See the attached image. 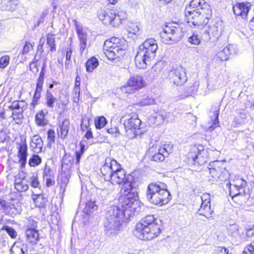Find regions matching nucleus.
<instances>
[{"mask_svg":"<svg viewBox=\"0 0 254 254\" xmlns=\"http://www.w3.org/2000/svg\"><path fill=\"white\" fill-rule=\"evenodd\" d=\"M119 201L117 206L109 207L105 213L104 232L109 237H112L118 234L121 222L128 220L131 216L134 215L138 204L136 197L133 194L123 197Z\"/></svg>","mask_w":254,"mask_h":254,"instance_id":"1","label":"nucleus"},{"mask_svg":"<svg viewBox=\"0 0 254 254\" xmlns=\"http://www.w3.org/2000/svg\"><path fill=\"white\" fill-rule=\"evenodd\" d=\"M101 172L108 183L109 189L102 190V194H109L114 190L113 184L123 185L121 192L123 193L119 199L123 197H126L130 194H133L136 197V201L138 202V197L136 193L131 192L135 183L133 182V176L130 175H126L125 170L121 167V165L115 159L110 158H106L104 165L101 168Z\"/></svg>","mask_w":254,"mask_h":254,"instance_id":"2","label":"nucleus"},{"mask_svg":"<svg viewBox=\"0 0 254 254\" xmlns=\"http://www.w3.org/2000/svg\"><path fill=\"white\" fill-rule=\"evenodd\" d=\"M211 16V7L204 0H191L185 10L186 20L194 26L206 25Z\"/></svg>","mask_w":254,"mask_h":254,"instance_id":"3","label":"nucleus"},{"mask_svg":"<svg viewBox=\"0 0 254 254\" xmlns=\"http://www.w3.org/2000/svg\"><path fill=\"white\" fill-rule=\"evenodd\" d=\"M153 215H147L137 223L134 235L141 240H150L160 234L161 226Z\"/></svg>","mask_w":254,"mask_h":254,"instance_id":"4","label":"nucleus"},{"mask_svg":"<svg viewBox=\"0 0 254 254\" xmlns=\"http://www.w3.org/2000/svg\"><path fill=\"white\" fill-rule=\"evenodd\" d=\"M158 49L156 41L152 38L146 40L139 47L134 58L136 66L144 69L154 59Z\"/></svg>","mask_w":254,"mask_h":254,"instance_id":"5","label":"nucleus"},{"mask_svg":"<svg viewBox=\"0 0 254 254\" xmlns=\"http://www.w3.org/2000/svg\"><path fill=\"white\" fill-rule=\"evenodd\" d=\"M229 184L230 195L234 201L241 205L247 203L250 200L251 202H254V189L250 190L247 189V182L242 179L237 178L233 180L232 183Z\"/></svg>","mask_w":254,"mask_h":254,"instance_id":"6","label":"nucleus"},{"mask_svg":"<svg viewBox=\"0 0 254 254\" xmlns=\"http://www.w3.org/2000/svg\"><path fill=\"white\" fill-rule=\"evenodd\" d=\"M146 196L151 203L160 205L167 203L171 199L166 185L160 182L152 183L148 185Z\"/></svg>","mask_w":254,"mask_h":254,"instance_id":"7","label":"nucleus"},{"mask_svg":"<svg viewBox=\"0 0 254 254\" xmlns=\"http://www.w3.org/2000/svg\"><path fill=\"white\" fill-rule=\"evenodd\" d=\"M130 111L129 108H127L123 112L120 121L124 126L126 136L130 139H133L140 133L141 121L135 113L130 112Z\"/></svg>","mask_w":254,"mask_h":254,"instance_id":"8","label":"nucleus"},{"mask_svg":"<svg viewBox=\"0 0 254 254\" xmlns=\"http://www.w3.org/2000/svg\"><path fill=\"white\" fill-rule=\"evenodd\" d=\"M103 50L104 54L111 61H119L126 54L125 48L116 45L111 39L105 41Z\"/></svg>","mask_w":254,"mask_h":254,"instance_id":"9","label":"nucleus"},{"mask_svg":"<svg viewBox=\"0 0 254 254\" xmlns=\"http://www.w3.org/2000/svg\"><path fill=\"white\" fill-rule=\"evenodd\" d=\"M220 162L218 160L213 161L209 165V174L212 179H209L212 183H216L218 181H226L229 178V174L227 170L223 167H220Z\"/></svg>","mask_w":254,"mask_h":254,"instance_id":"10","label":"nucleus"},{"mask_svg":"<svg viewBox=\"0 0 254 254\" xmlns=\"http://www.w3.org/2000/svg\"><path fill=\"white\" fill-rule=\"evenodd\" d=\"M222 22L217 21L211 22L203 36L206 41H215L221 35L222 31Z\"/></svg>","mask_w":254,"mask_h":254,"instance_id":"11","label":"nucleus"},{"mask_svg":"<svg viewBox=\"0 0 254 254\" xmlns=\"http://www.w3.org/2000/svg\"><path fill=\"white\" fill-rule=\"evenodd\" d=\"M169 77L170 81L177 86L183 85L188 78L185 69L181 66L173 68L170 72Z\"/></svg>","mask_w":254,"mask_h":254,"instance_id":"12","label":"nucleus"},{"mask_svg":"<svg viewBox=\"0 0 254 254\" xmlns=\"http://www.w3.org/2000/svg\"><path fill=\"white\" fill-rule=\"evenodd\" d=\"M179 29L177 27H170L166 26L163 32L161 33V37L163 43L167 44H172L180 40V37L178 35Z\"/></svg>","mask_w":254,"mask_h":254,"instance_id":"13","label":"nucleus"},{"mask_svg":"<svg viewBox=\"0 0 254 254\" xmlns=\"http://www.w3.org/2000/svg\"><path fill=\"white\" fill-rule=\"evenodd\" d=\"M201 205L198 209V214L209 219L211 216L213 210L211 208L210 198L209 194H203L201 196Z\"/></svg>","mask_w":254,"mask_h":254,"instance_id":"14","label":"nucleus"},{"mask_svg":"<svg viewBox=\"0 0 254 254\" xmlns=\"http://www.w3.org/2000/svg\"><path fill=\"white\" fill-rule=\"evenodd\" d=\"M252 6L250 2L238 3L233 6V12L236 16H240L245 19H248Z\"/></svg>","mask_w":254,"mask_h":254,"instance_id":"15","label":"nucleus"},{"mask_svg":"<svg viewBox=\"0 0 254 254\" xmlns=\"http://www.w3.org/2000/svg\"><path fill=\"white\" fill-rule=\"evenodd\" d=\"M173 151V145L165 144L163 147L159 149L158 152L151 156V160L155 162H162L168 157Z\"/></svg>","mask_w":254,"mask_h":254,"instance_id":"16","label":"nucleus"},{"mask_svg":"<svg viewBox=\"0 0 254 254\" xmlns=\"http://www.w3.org/2000/svg\"><path fill=\"white\" fill-rule=\"evenodd\" d=\"M76 32L78 35L79 43V51L82 54L87 47V33L85 29H84L81 26L75 24Z\"/></svg>","mask_w":254,"mask_h":254,"instance_id":"17","label":"nucleus"},{"mask_svg":"<svg viewBox=\"0 0 254 254\" xmlns=\"http://www.w3.org/2000/svg\"><path fill=\"white\" fill-rule=\"evenodd\" d=\"M98 17L103 24L116 26V23H114L115 12L113 10L101 11Z\"/></svg>","mask_w":254,"mask_h":254,"instance_id":"18","label":"nucleus"},{"mask_svg":"<svg viewBox=\"0 0 254 254\" xmlns=\"http://www.w3.org/2000/svg\"><path fill=\"white\" fill-rule=\"evenodd\" d=\"M18 157L19 158V162L22 167L25 166L27 161V145L26 142V139L22 141L21 143L18 144L17 147Z\"/></svg>","mask_w":254,"mask_h":254,"instance_id":"19","label":"nucleus"},{"mask_svg":"<svg viewBox=\"0 0 254 254\" xmlns=\"http://www.w3.org/2000/svg\"><path fill=\"white\" fill-rule=\"evenodd\" d=\"M128 84L132 86L137 91L145 86V82L141 75L135 74L130 75L128 80Z\"/></svg>","mask_w":254,"mask_h":254,"instance_id":"20","label":"nucleus"},{"mask_svg":"<svg viewBox=\"0 0 254 254\" xmlns=\"http://www.w3.org/2000/svg\"><path fill=\"white\" fill-rule=\"evenodd\" d=\"M30 147L36 153H39L42 151L43 141L42 138L39 135H35L32 137Z\"/></svg>","mask_w":254,"mask_h":254,"instance_id":"21","label":"nucleus"},{"mask_svg":"<svg viewBox=\"0 0 254 254\" xmlns=\"http://www.w3.org/2000/svg\"><path fill=\"white\" fill-rule=\"evenodd\" d=\"M9 252L10 254H28L27 246L20 242H15L11 247Z\"/></svg>","mask_w":254,"mask_h":254,"instance_id":"22","label":"nucleus"},{"mask_svg":"<svg viewBox=\"0 0 254 254\" xmlns=\"http://www.w3.org/2000/svg\"><path fill=\"white\" fill-rule=\"evenodd\" d=\"M18 3V0H0V9L12 11L15 9Z\"/></svg>","mask_w":254,"mask_h":254,"instance_id":"23","label":"nucleus"},{"mask_svg":"<svg viewBox=\"0 0 254 254\" xmlns=\"http://www.w3.org/2000/svg\"><path fill=\"white\" fill-rule=\"evenodd\" d=\"M58 100L54 97L50 90H47L44 97V104L48 108L53 110Z\"/></svg>","mask_w":254,"mask_h":254,"instance_id":"24","label":"nucleus"},{"mask_svg":"<svg viewBox=\"0 0 254 254\" xmlns=\"http://www.w3.org/2000/svg\"><path fill=\"white\" fill-rule=\"evenodd\" d=\"M219 107L218 106H212L210 111V114L213 113V115H210L211 121L213 122V125L211 126L209 129L210 130L214 129L219 125Z\"/></svg>","mask_w":254,"mask_h":254,"instance_id":"25","label":"nucleus"},{"mask_svg":"<svg viewBox=\"0 0 254 254\" xmlns=\"http://www.w3.org/2000/svg\"><path fill=\"white\" fill-rule=\"evenodd\" d=\"M69 125V120L66 119L64 120L62 124H59V135L63 139L65 138L67 135Z\"/></svg>","mask_w":254,"mask_h":254,"instance_id":"26","label":"nucleus"},{"mask_svg":"<svg viewBox=\"0 0 254 254\" xmlns=\"http://www.w3.org/2000/svg\"><path fill=\"white\" fill-rule=\"evenodd\" d=\"M204 151L203 150H200V149L194 147L192 148L191 151L189 153V155L194 162L201 164L202 161L200 160V158L202 157V154L204 153Z\"/></svg>","mask_w":254,"mask_h":254,"instance_id":"27","label":"nucleus"},{"mask_svg":"<svg viewBox=\"0 0 254 254\" xmlns=\"http://www.w3.org/2000/svg\"><path fill=\"white\" fill-rule=\"evenodd\" d=\"M26 236L30 243L37 244L39 240L38 232L34 229H28L26 231Z\"/></svg>","mask_w":254,"mask_h":254,"instance_id":"28","label":"nucleus"},{"mask_svg":"<svg viewBox=\"0 0 254 254\" xmlns=\"http://www.w3.org/2000/svg\"><path fill=\"white\" fill-rule=\"evenodd\" d=\"M232 46L229 45L225 47L222 51H219L217 56L221 61H226L229 59V56L232 54Z\"/></svg>","mask_w":254,"mask_h":254,"instance_id":"29","label":"nucleus"},{"mask_svg":"<svg viewBox=\"0 0 254 254\" xmlns=\"http://www.w3.org/2000/svg\"><path fill=\"white\" fill-rule=\"evenodd\" d=\"M97 208L98 206L95 204V202L90 200L86 203L83 211L87 215H90L91 214H93L97 210Z\"/></svg>","mask_w":254,"mask_h":254,"instance_id":"30","label":"nucleus"},{"mask_svg":"<svg viewBox=\"0 0 254 254\" xmlns=\"http://www.w3.org/2000/svg\"><path fill=\"white\" fill-rule=\"evenodd\" d=\"M99 65L98 60L93 57L89 59L86 63V70L87 72H91Z\"/></svg>","mask_w":254,"mask_h":254,"instance_id":"31","label":"nucleus"},{"mask_svg":"<svg viewBox=\"0 0 254 254\" xmlns=\"http://www.w3.org/2000/svg\"><path fill=\"white\" fill-rule=\"evenodd\" d=\"M45 114L43 110L39 111L35 116V122L38 126H45L48 124V120L45 118Z\"/></svg>","mask_w":254,"mask_h":254,"instance_id":"32","label":"nucleus"},{"mask_svg":"<svg viewBox=\"0 0 254 254\" xmlns=\"http://www.w3.org/2000/svg\"><path fill=\"white\" fill-rule=\"evenodd\" d=\"M127 18V14L123 10L118 11L117 13L115 12L114 23L116 26L122 23V21Z\"/></svg>","mask_w":254,"mask_h":254,"instance_id":"33","label":"nucleus"},{"mask_svg":"<svg viewBox=\"0 0 254 254\" xmlns=\"http://www.w3.org/2000/svg\"><path fill=\"white\" fill-rule=\"evenodd\" d=\"M139 25L137 23L129 22L127 26V30L129 33L136 34L139 31Z\"/></svg>","mask_w":254,"mask_h":254,"instance_id":"34","label":"nucleus"},{"mask_svg":"<svg viewBox=\"0 0 254 254\" xmlns=\"http://www.w3.org/2000/svg\"><path fill=\"white\" fill-rule=\"evenodd\" d=\"M47 44L50 47L52 52L56 51V45L55 44V38L53 34H48L47 36Z\"/></svg>","mask_w":254,"mask_h":254,"instance_id":"35","label":"nucleus"},{"mask_svg":"<svg viewBox=\"0 0 254 254\" xmlns=\"http://www.w3.org/2000/svg\"><path fill=\"white\" fill-rule=\"evenodd\" d=\"M42 161L41 157L38 155H33L30 158L28 164L31 167H35L39 165Z\"/></svg>","mask_w":254,"mask_h":254,"instance_id":"36","label":"nucleus"},{"mask_svg":"<svg viewBox=\"0 0 254 254\" xmlns=\"http://www.w3.org/2000/svg\"><path fill=\"white\" fill-rule=\"evenodd\" d=\"M107 122L103 116L99 117L95 120V125L96 128L101 129L105 127Z\"/></svg>","mask_w":254,"mask_h":254,"instance_id":"37","label":"nucleus"},{"mask_svg":"<svg viewBox=\"0 0 254 254\" xmlns=\"http://www.w3.org/2000/svg\"><path fill=\"white\" fill-rule=\"evenodd\" d=\"M33 188H39L40 186V183L38 179V175L36 173H34L32 175L29 177L28 181Z\"/></svg>","mask_w":254,"mask_h":254,"instance_id":"38","label":"nucleus"},{"mask_svg":"<svg viewBox=\"0 0 254 254\" xmlns=\"http://www.w3.org/2000/svg\"><path fill=\"white\" fill-rule=\"evenodd\" d=\"M8 207L7 210L5 212V214L8 215L11 217H14L18 213V210L13 203L10 202V205Z\"/></svg>","mask_w":254,"mask_h":254,"instance_id":"39","label":"nucleus"},{"mask_svg":"<svg viewBox=\"0 0 254 254\" xmlns=\"http://www.w3.org/2000/svg\"><path fill=\"white\" fill-rule=\"evenodd\" d=\"M121 90L123 93L131 94L134 93L136 90L131 85L128 84V81L125 85L121 87Z\"/></svg>","mask_w":254,"mask_h":254,"instance_id":"40","label":"nucleus"},{"mask_svg":"<svg viewBox=\"0 0 254 254\" xmlns=\"http://www.w3.org/2000/svg\"><path fill=\"white\" fill-rule=\"evenodd\" d=\"M23 111H14L12 113V117L13 120L15 121L17 124H20L22 123V120L23 119Z\"/></svg>","mask_w":254,"mask_h":254,"instance_id":"41","label":"nucleus"},{"mask_svg":"<svg viewBox=\"0 0 254 254\" xmlns=\"http://www.w3.org/2000/svg\"><path fill=\"white\" fill-rule=\"evenodd\" d=\"M227 230L229 235H231L232 237H236L238 235L239 226L236 224L230 225Z\"/></svg>","mask_w":254,"mask_h":254,"instance_id":"42","label":"nucleus"},{"mask_svg":"<svg viewBox=\"0 0 254 254\" xmlns=\"http://www.w3.org/2000/svg\"><path fill=\"white\" fill-rule=\"evenodd\" d=\"M1 230H5L12 239H14L17 236V232L16 231L10 227L8 226H3L1 228Z\"/></svg>","mask_w":254,"mask_h":254,"instance_id":"43","label":"nucleus"},{"mask_svg":"<svg viewBox=\"0 0 254 254\" xmlns=\"http://www.w3.org/2000/svg\"><path fill=\"white\" fill-rule=\"evenodd\" d=\"M48 146L51 147L52 145L55 143V132L53 129H49L48 131Z\"/></svg>","mask_w":254,"mask_h":254,"instance_id":"44","label":"nucleus"},{"mask_svg":"<svg viewBox=\"0 0 254 254\" xmlns=\"http://www.w3.org/2000/svg\"><path fill=\"white\" fill-rule=\"evenodd\" d=\"M155 104V100L153 98L147 97V98H144L141 100L137 103V105L141 106H143L153 105Z\"/></svg>","mask_w":254,"mask_h":254,"instance_id":"45","label":"nucleus"},{"mask_svg":"<svg viewBox=\"0 0 254 254\" xmlns=\"http://www.w3.org/2000/svg\"><path fill=\"white\" fill-rule=\"evenodd\" d=\"M188 41L191 44L196 45H199L201 42L199 36L195 33H193L190 37L189 38Z\"/></svg>","mask_w":254,"mask_h":254,"instance_id":"46","label":"nucleus"},{"mask_svg":"<svg viewBox=\"0 0 254 254\" xmlns=\"http://www.w3.org/2000/svg\"><path fill=\"white\" fill-rule=\"evenodd\" d=\"M45 69H46V63H44L43 64L42 69H41V71L40 73L39 76L37 80V83H40V84H43Z\"/></svg>","mask_w":254,"mask_h":254,"instance_id":"47","label":"nucleus"},{"mask_svg":"<svg viewBox=\"0 0 254 254\" xmlns=\"http://www.w3.org/2000/svg\"><path fill=\"white\" fill-rule=\"evenodd\" d=\"M29 188L28 185L23 182L20 184L15 185V189L18 191L20 192L26 191L28 190Z\"/></svg>","mask_w":254,"mask_h":254,"instance_id":"48","label":"nucleus"},{"mask_svg":"<svg viewBox=\"0 0 254 254\" xmlns=\"http://www.w3.org/2000/svg\"><path fill=\"white\" fill-rule=\"evenodd\" d=\"M43 176L44 179L47 178H51L53 176L52 170L49 166H47V165L45 166L44 169Z\"/></svg>","mask_w":254,"mask_h":254,"instance_id":"49","label":"nucleus"},{"mask_svg":"<svg viewBox=\"0 0 254 254\" xmlns=\"http://www.w3.org/2000/svg\"><path fill=\"white\" fill-rule=\"evenodd\" d=\"M9 57L8 56H2L0 59V68L5 67L9 64Z\"/></svg>","mask_w":254,"mask_h":254,"instance_id":"50","label":"nucleus"},{"mask_svg":"<svg viewBox=\"0 0 254 254\" xmlns=\"http://www.w3.org/2000/svg\"><path fill=\"white\" fill-rule=\"evenodd\" d=\"M243 254H254V241L245 249Z\"/></svg>","mask_w":254,"mask_h":254,"instance_id":"51","label":"nucleus"},{"mask_svg":"<svg viewBox=\"0 0 254 254\" xmlns=\"http://www.w3.org/2000/svg\"><path fill=\"white\" fill-rule=\"evenodd\" d=\"M41 98V95L34 93L32 101L31 103V106H32L33 108H35V107L39 104V100Z\"/></svg>","mask_w":254,"mask_h":254,"instance_id":"52","label":"nucleus"},{"mask_svg":"<svg viewBox=\"0 0 254 254\" xmlns=\"http://www.w3.org/2000/svg\"><path fill=\"white\" fill-rule=\"evenodd\" d=\"M37 60L34 59V61L31 62L30 64V70L34 73H37L38 71V65L37 64Z\"/></svg>","mask_w":254,"mask_h":254,"instance_id":"53","label":"nucleus"},{"mask_svg":"<svg viewBox=\"0 0 254 254\" xmlns=\"http://www.w3.org/2000/svg\"><path fill=\"white\" fill-rule=\"evenodd\" d=\"M80 89H73L72 95V100L75 103H78L80 100Z\"/></svg>","mask_w":254,"mask_h":254,"instance_id":"54","label":"nucleus"},{"mask_svg":"<svg viewBox=\"0 0 254 254\" xmlns=\"http://www.w3.org/2000/svg\"><path fill=\"white\" fill-rule=\"evenodd\" d=\"M154 118L158 121L159 124L162 123L164 121H165V120L167 118V115L166 114H164L163 112H161L160 114H157L155 116Z\"/></svg>","mask_w":254,"mask_h":254,"instance_id":"55","label":"nucleus"},{"mask_svg":"<svg viewBox=\"0 0 254 254\" xmlns=\"http://www.w3.org/2000/svg\"><path fill=\"white\" fill-rule=\"evenodd\" d=\"M33 49V46L30 42H26L25 45L23 47V50L22 51V54L28 53L29 51Z\"/></svg>","mask_w":254,"mask_h":254,"instance_id":"56","label":"nucleus"},{"mask_svg":"<svg viewBox=\"0 0 254 254\" xmlns=\"http://www.w3.org/2000/svg\"><path fill=\"white\" fill-rule=\"evenodd\" d=\"M248 117V115L245 112H241L240 113L239 118L238 119V121L240 124H243L245 123L246 120H247Z\"/></svg>","mask_w":254,"mask_h":254,"instance_id":"57","label":"nucleus"},{"mask_svg":"<svg viewBox=\"0 0 254 254\" xmlns=\"http://www.w3.org/2000/svg\"><path fill=\"white\" fill-rule=\"evenodd\" d=\"M111 39L116 45L117 44L118 46H121V47H123V48H125L124 44H125L126 41L124 39H121L117 37H113Z\"/></svg>","mask_w":254,"mask_h":254,"instance_id":"58","label":"nucleus"},{"mask_svg":"<svg viewBox=\"0 0 254 254\" xmlns=\"http://www.w3.org/2000/svg\"><path fill=\"white\" fill-rule=\"evenodd\" d=\"M10 202H7L6 200H4L3 201L1 202L0 206L1 207V208L3 210V212L5 213V212L6 210H7V208L9 206V205H10Z\"/></svg>","mask_w":254,"mask_h":254,"instance_id":"59","label":"nucleus"},{"mask_svg":"<svg viewBox=\"0 0 254 254\" xmlns=\"http://www.w3.org/2000/svg\"><path fill=\"white\" fill-rule=\"evenodd\" d=\"M72 53V50L71 47L70 46V47L67 48L66 56H65V59H66V61L69 62L70 61Z\"/></svg>","mask_w":254,"mask_h":254,"instance_id":"60","label":"nucleus"},{"mask_svg":"<svg viewBox=\"0 0 254 254\" xmlns=\"http://www.w3.org/2000/svg\"><path fill=\"white\" fill-rule=\"evenodd\" d=\"M217 254H228V250L224 247H219L216 249Z\"/></svg>","mask_w":254,"mask_h":254,"instance_id":"61","label":"nucleus"},{"mask_svg":"<svg viewBox=\"0 0 254 254\" xmlns=\"http://www.w3.org/2000/svg\"><path fill=\"white\" fill-rule=\"evenodd\" d=\"M43 84L36 83V87L34 93L41 95V92L43 90Z\"/></svg>","mask_w":254,"mask_h":254,"instance_id":"62","label":"nucleus"},{"mask_svg":"<svg viewBox=\"0 0 254 254\" xmlns=\"http://www.w3.org/2000/svg\"><path fill=\"white\" fill-rule=\"evenodd\" d=\"M10 108L12 110H14L15 109V110H19L20 109H19V102L18 101H13L12 103Z\"/></svg>","mask_w":254,"mask_h":254,"instance_id":"63","label":"nucleus"},{"mask_svg":"<svg viewBox=\"0 0 254 254\" xmlns=\"http://www.w3.org/2000/svg\"><path fill=\"white\" fill-rule=\"evenodd\" d=\"M19 102V109H21V111H24V110L26 108L27 104L23 100L18 101Z\"/></svg>","mask_w":254,"mask_h":254,"instance_id":"64","label":"nucleus"}]
</instances>
